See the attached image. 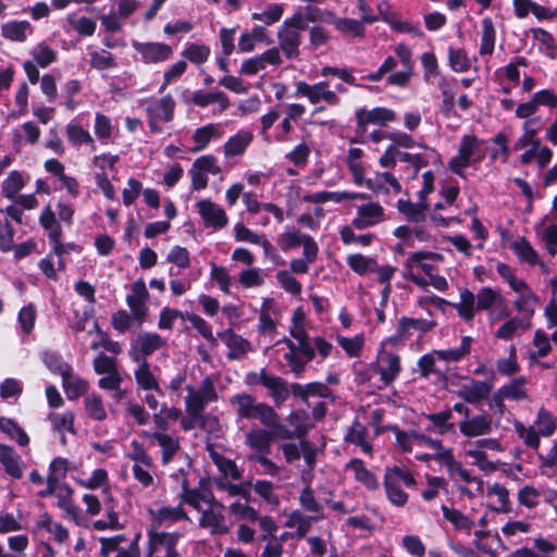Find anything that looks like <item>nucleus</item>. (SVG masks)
<instances>
[{
  "label": "nucleus",
  "mask_w": 557,
  "mask_h": 557,
  "mask_svg": "<svg viewBox=\"0 0 557 557\" xmlns=\"http://www.w3.org/2000/svg\"><path fill=\"white\" fill-rule=\"evenodd\" d=\"M178 497L182 503L189 505L200 513L199 525L211 534H225L228 528L225 522L224 505L211 492L190 488L184 481V493Z\"/></svg>",
  "instance_id": "nucleus-1"
},
{
  "label": "nucleus",
  "mask_w": 557,
  "mask_h": 557,
  "mask_svg": "<svg viewBox=\"0 0 557 557\" xmlns=\"http://www.w3.org/2000/svg\"><path fill=\"white\" fill-rule=\"evenodd\" d=\"M403 370L400 356L387 350L382 343L375 360L360 373L361 381L375 391H382L393 384Z\"/></svg>",
  "instance_id": "nucleus-2"
},
{
  "label": "nucleus",
  "mask_w": 557,
  "mask_h": 557,
  "mask_svg": "<svg viewBox=\"0 0 557 557\" xmlns=\"http://www.w3.org/2000/svg\"><path fill=\"white\" fill-rule=\"evenodd\" d=\"M453 306L461 319L470 322L474 319L475 310L486 311L493 307H504L505 298L491 287H482L476 295L466 288L460 292V301Z\"/></svg>",
  "instance_id": "nucleus-3"
},
{
  "label": "nucleus",
  "mask_w": 557,
  "mask_h": 557,
  "mask_svg": "<svg viewBox=\"0 0 557 557\" xmlns=\"http://www.w3.org/2000/svg\"><path fill=\"white\" fill-rule=\"evenodd\" d=\"M230 404L235 410L237 420H259L267 428H275L278 424V416L268 404L257 401L247 393H237L230 398Z\"/></svg>",
  "instance_id": "nucleus-4"
},
{
  "label": "nucleus",
  "mask_w": 557,
  "mask_h": 557,
  "mask_svg": "<svg viewBox=\"0 0 557 557\" xmlns=\"http://www.w3.org/2000/svg\"><path fill=\"white\" fill-rule=\"evenodd\" d=\"M485 156L483 140L473 134H466L459 140L457 153L448 160L447 169L466 180V169L482 162Z\"/></svg>",
  "instance_id": "nucleus-5"
},
{
  "label": "nucleus",
  "mask_w": 557,
  "mask_h": 557,
  "mask_svg": "<svg viewBox=\"0 0 557 557\" xmlns=\"http://www.w3.org/2000/svg\"><path fill=\"white\" fill-rule=\"evenodd\" d=\"M401 485L414 488L418 482L412 471L405 467L393 466L385 469L383 486L388 502L395 507H405L409 495Z\"/></svg>",
  "instance_id": "nucleus-6"
},
{
  "label": "nucleus",
  "mask_w": 557,
  "mask_h": 557,
  "mask_svg": "<svg viewBox=\"0 0 557 557\" xmlns=\"http://www.w3.org/2000/svg\"><path fill=\"white\" fill-rule=\"evenodd\" d=\"M281 345L285 347L282 349L277 348V351H282L284 366H286L296 377H300L306 371L307 364L315 357L312 344H296L289 338H283L276 343L277 347Z\"/></svg>",
  "instance_id": "nucleus-7"
},
{
  "label": "nucleus",
  "mask_w": 557,
  "mask_h": 557,
  "mask_svg": "<svg viewBox=\"0 0 557 557\" xmlns=\"http://www.w3.org/2000/svg\"><path fill=\"white\" fill-rule=\"evenodd\" d=\"M147 539L146 557H182L177 548L182 533L149 528Z\"/></svg>",
  "instance_id": "nucleus-8"
},
{
  "label": "nucleus",
  "mask_w": 557,
  "mask_h": 557,
  "mask_svg": "<svg viewBox=\"0 0 557 557\" xmlns=\"http://www.w3.org/2000/svg\"><path fill=\"white\" fill-rule=\"evenodd\" d=\"M145 103V112L149 129L152 134H160L163 126L174 117L175 100L171 95L162 98H149L141 100Z\"/></svg>",
  "instance_id": "nucleus-9"
},
{
  "label": "nucleus",
  "mask_w": 557,
  "mask_h": 557,
  "mask_svg": "<svg viewBox=\"0 0 557 557\" xmlns=\"http://www.w3.org/2000/svg\"><path fill=\"white\" fill-rule=\"evenodd\" d=\"M306 29L305 18L296 13L281 25L277 32L280 48L287 59H296L299 55L301 32Z\"/></svg>",
  "instance_id": "nucleus-10"
},
{
  "label": "nucleus",
  "mask_w": 557,
  "mask_h": 557,
  "mask_svg": "<svg viewBox=\"0 0 557 557\" xmlns=\"http://www.w3.org/2000/svg\"><path fill=\"white\" fill-rule=\"evenodd\" d=\"M186 391L185 410H193L200 414H205L206 407L219 398L214 381L210 376H206L198 387L189 385Z\"/></svg>",
  "instance_id": "nucleus-11"
},
{
  "label": "nucleus",
  "mask_w": 557,
  "mask_h": 557,
  "mask_svg": "<svg viewBox=\"0 0 557 557\" xmlns=\"http://www.w3.org/2000/svg\"><path fill=\"white\" fill-rule=\"evenodd\" d=\"M295 87V95L307 98L311 104L323 102L325 106L336 107L341 102L336 91L330 88V84L326 81H321L315 84H308L300 81L296 83Z\"/></svg>",
  "instance_id": "nucleus-12"
},
{
  "label": "nucleus",
  "mask_w": 557,
  "mask_h": 557,
  "mask_svg": "<svg viewBox=\"0 0 557 557\" xmlns=\"http://www.w3.org/2000/svg\"><path fill=\"white\" fill-rule=\"evenodd\" d=\"M356 128L355 133H364V127L375 125L384 127L388 123L395 122L397 113L385 107H375L373 109L359 108L355 112Z\"/></svg>",
  "instance_id": "nucleus-13"
},
{
  "label": "nucleus",
  "mask_w": 557,
  "mask_h": 557,
  "mask_svg": "<svg viewBox=\"0 0 557 557\" xmlns=\"http://www.w3.org/2000/svg\"><path fill=\"white\" fill-rule=\"evenodd\" d=\"M436 326L434 320L422 318L401 317L396 324V334L391 337V341L401 342L409 339L413 333L420 336L431 332Z\"/></svg>",
  "instance_id": "nucleus-14"
},
{
  "label": "nucleus",
  "mask_w": 557,
  "mask_h": 557,
  "mask_svg": "<svg viewBox=\"0 0 557 557\" xmlns=\"http://www.w3.org/2000/svg\"><path fill=\"white\" fill-rule=\"evenodd\" d=\"M149 293L144 280L138 278L131 285V290L126 295V304L132 312V315L141 324L148 313V301Z\"/></svg>",
  "instance_id": "nucleus-15"
},
{
  "label": "nucleus",
  "mask_w": 557,
  "mask_h": 557,
  "mask_svg": "<svg viewBox=\"0 0 557 557\" xmlns=\"http://www.w3.org/2000/svg\"><path fill=\"white\" fill-rule=\"evenodd\" d=\"M495 426L497 424L493 422L492 416L486 412L470 414L458 423L460 434L468 438L486 436L492 433Z\"/></svg>",
  "instance_id": "nucleus-16"
},
{
  "label": "nucleus",
  "mask_w": 557,
  "mask_h": 557,
  "mask_svg": "<svg viewBox=\"0 0 557 557\" xmlns=\"http://www.w3.org/2000/svg\"><path fill=\"white\" fill-rule=\"evenodd\" d=\"M132 47L139 54L145 64L165 62L173 55L171 46L164 42H140L132 40Z\"/></svg>",
  "instance_id": "nucleus-17"
},
{
  "label": "nucleus",
  "mask_w": 557,
  "mask_h": 557,
  "mask_svg": "<svg viewBox=\"0 0 557 557\" xmlns=\"http://www.w3.org/2000/svg\"><path fill=\"white\" fill-rule=\"evenodd\" d=\"M165 341L157 333H141L132 343L128 351L133 361L147 360V357L164 346Z\"/></svg>",
  "instance_id": "nucleus-18"
},
{
  "label": "nucleus",
  "mask_w": 557,
  "mask_h": 557,
  "mask_svg": "<svg viewBox=\"0 0 557 557\" xmlns=\"http://www.w3.org/2000/svg\"><path fill=\"white\" fill-rule=\"evenodd\" d=\"M386 220L384 208L374 201H368L357 208L356 216L351 221V226L357 230L373 227Z\"/></svg>",
  "instance_id": "nucleus-19"
},
{
  "label": "nucleus",
  "mask_w": 557,
  "mask_h": 557,
  "mask_svg": "<svg viewBox=\"0 0 557 557\" xmlns=\"http://www.w3.org/2000/svg\"><path fill=\"white\" fill-rule=\"evenodd\" d=\"M196 209L206 227L221 230L228 223L225 210L211 199H200L196 203Z\"/></svg>",
  "instance_id": "nucleus-20"
},
{
  "label": "nucleus",
  "mask_w": 557,
  "mask_h": 557,
  "mask_svg": "<svg viewBox=\"0 0 557 557\" xmlns=\"http://www.w3.org/2000/svg\"><path fill=\"white\" fill-rule=\"evenodd\" d=\"M149 516L151 518L150 528L159 530L162 527H171L180 521H189V517L182 504L177 506H163L158 509H150Z\"/></svg>",
  "instance_id": "nucleus-21"
},
{
  "label": "nucleus",
  "mask_w": 557,
  "mask_h": 557,
  "mask_svg": "<svg viewBox=\"0 0 557 557\" xmlns=\"http://www.w3.org/2000/svg\"><path fill=\"white\" fill-rule=\"evenodd\" d=\"M283 60L277 47L271 48L263 53L245 60L240 65V73L245 75H255L265 70L268 65L277 66Z\"/></svg>",
  "instance_id": "nucleus-22"
},
{
  "label": "nucleus",
  "mask_w": 557,
  "mask_h": 557,
  "mask_svg": "<svg viewBox=\"0 0 557 557\" xmlns=\"http://www.w3.org/2000/svg\"><path fill=\"white\" fill-rule=\"evenodd\" d=\"M144 436L152 443H157L161 448V462L168 465L181 448L180 437L165 432L144 431Z\"/></svg>",
  "instance_id": "nucleus-23"
},
{
  "label": "nucleus",
  "mask_w": 557,
  "mask_h": 557,
  "mask_svg": "<svg viewBox=\"0 0 557 557\" xmlns=\"http://www.w3.org/2000/svg\"><path fill=\"white\" fill-rule=\"evenodd\" d=\"M223 134V127L220 123H208L196 128L191 136L194 146L190 151L199 152L207 149L212 140H219Z\"/></svg>",
  "instance_id": "nucleus-24"
},
{
  "label": "nucleus",
  "mask_w": 557,
  "mask_h": 557,
  "mask_svg": "<svg viewBox=\"0 0 557 557\" xmlns=\"http://www.w3.org/2000/svg\"><path fill=\"white\" fill-rule=\"evenodd\" d=\"M65 136L69 144L75 149L82 147H86L90 151H96L97 149L96 140L89 131L74 121L65 125Z\"/></svg>",
  "instance_id": "nucleus-25"
},
{
  "label": "nucleus",
  "mask_w": 557,
  "mask_h": 557,
  "mask_svg": "<svg viewBox=\"0 0 557 557\" xmlns=\"http://www.w3.org/2000/svg\"><path fill=\"white\" fill-rule=\"evenodd\" d=\"M1 36L12 42H25L34 33L33 25L26 21L11 20L0 27Z\"/></svg>",
  "instance_id": "nucleus-26"
},
{
  "label": "nucleus",
  "mask_w": 557,
  "mask_h": 557,
  "mask_svg": "<svg viewBox=\"0 0 557 557\" xmlns=\"http://www.w3.org/2000/svg\"><path fill=\"white\" fill-rule=\"evenodd\" d=\"M218 336L228 348L227 358L230 360L240 359L251 349L250 342L232 330L223 331Z\"/></svg>",
  "instance_id": "nucleus-27"
},
{
  "label": "nucleus",
  "mask_w": 557,
  "mask_h": 557,
  "mask_svg": "<svg viewBox=\"0 0 557 557\" xmlns=\"http://www.w3.org/2000/svg\"><path fill=\"white\" fill-rule=\"evenodd\" d=\"M364 186L375 194H388L391 190L398 194L401 185L389 172H376L373 177L367 178Z\"/></svg>",
  "instance_id": "nucleus-28"
},
{
  "label": "nucleus",
  "mask_w": 557,
  "mask_h": 557,
  "mask_svg": "<svg viewBox=\"0 0 557 557\" xmlns=\"http://www.w3.org/2000/svg\"><path fill=\"white\" fill-rule=\"evenodd\" d=\"M253 135L248 129H239L231 136L223 146V153L226 159L243 156L248 146L252 143Z\"/></svg>",
  "instance_id": "nucleus-29"
},
{
  "label": "nucleus",
  "mask_w": 557,
  "mask_h": 557,
  "mask_svg": "<svg viewBox=\"0 0 557 557\" xmlns=\"http://www.w3.org/2000/svg\"><path fill=\"white\" fill-rule=\"evenodd\" d=\"M57 497V505L64 511V517L73 521L76 525L85 527L87 523V517L83 510L73 503L71 498V490L65 488L64 491H60Z\"/></svg>",
  "instance_id": "nucleus-30"
},
{
  "label": "nucleus",
  "mask_w": 557,
  "mask_h": 557,
  "mask_svg": "<svg viewBox=\"0 0 557 557\" xmlns=\"http://www.w3.org/2000/svg\"><path fill=\"white\" fill-rule=\"evenodd\" d=\"M261 385L270 391L275 403H283L289 396L287 382L281 376L269 373L265 369L261 370Z\"/></svg>",
  "instance_id": "nucleus-31"
},
{
  "label": "nucleus",
  "mask_w": 557,
  "mask_h": 557,
  "mask_svg": "<svg viewBox=\"0 0 557 557\" xmlns=\"http://www.w3.org/2000/svg\"><path fill=\"white\" fill-rule=\"evenodd\" d=\"M397 209L409 222L421 223L425 221L429 203L424 198H419L417 202L398 199Z\"/></svg>",
  "instance_id": "nucleus-32"
},
{
  "label": "nucleus",
  "mask_w": 557,
  "mask_h": 557,
  "mask_svg": "<svg viewBox=\"0 0 557 557\" xmlns=\"http://www.w3.org/2000/svg\"><path fill=\"white\" fill-rule=\"evenodd\" d=\"M272 433L259 426L251 428L245 435V444L257 454H269L271 450Z\"/></svg>",
  "instance_id": "nucleus-33"
},
{
  "label": "nucleus",
  "mask_w": 557,
  "mask_h": 557,
  "mask_svg": "<svg viewBox=\"0 0 557 557\" xmlns=\"http://www.w3.org/2000/svg\"><path fill=\"white\" fill-rule=\"evenodd\" d=\"M354 474V479L370 491L379 488L380 483L376 475L370 471L361 459L354 458L345 466Z\"/></svg>",
  "instance_id": "nucleus-34"
},
{
  "label": "nucleus",
  "mask_w": 557,
  "mask_h": 557,
  "mask_svg": "<svg viewBox=\"0 0 557 557\" xmlns=\"http://www.w3.org/2000/svg\"><path fill=\"white\" fill-rule=\"evenodd\" d=\"M0 463L4 472L13 479L23 476V462L11 446L0 444Z\"/></svg>",
  "instance_id": "nucleus-35"
},
{
  "label": "nucleus",
  "mask_w": 557,
  "mask_h": 557,
  "mask_svg": "<svg viewBox=\"0 0 557 557\" xmlns=\"http://www.w3.org/2000/svg\"><path fill=\"white\" fill-rule=\"evenodd\" d=\"M298 502L301 509L309 512L313 518L320 521L325 518L323 504L317 498L311 486H306L301 490Z\"/></svg>",
  "instance_id": "nucleus-36"
},
{
  "label": "nucleus",
  "mask_w": 557,
  "mask_h": 557,
  "mask_svg": "<svg viewBox=\"0 0 557 557\" xmlns=\"http://www.w3.org/2000/svg\"><path fill=\"white\" fill-rule=\"evenodd\" d=\"M318 521L311 515H306L302 510L295 509L287 515L285 525L296 530V535L302 539L310 531L312 523Z\"/></svg>",
  "instance_id": "nucleus-37"
},
{
  "label": "nucleus",
  "mask_w": 557,
  "mask_h": 557,
  "mask_svg": "<svg viewBox=\"0 0 557 557\" xmlns=\"http://www.w3.org/2000/svg\"><path fill=\"white\" fill-rule=\"evenodd\" d=\"M191 101L195 106L200 108H206L211 103H218L221 112L230 107L228 97L221 90H196L193 94Z\"/></svg>",
  "instance_id": "nucleus-38"
},
{
  "label": "nucleus",
  "mask_w": 557,
  "mask_h": 557,
  "mask_svg": "<svg viewBox=\"0 0 557 557\" xmlns=\"http://www.w3.org/2000/svg\"><path fill=\"white\" fill-rule=\"evenodd\" d=\"M480 35L479 54L481 57H491L494 52L496 42V29L491 17L482 18Z\"/></svg>",
  "instance_id": "nucleus-39"
},
{
  "label": "nucleus",
  "mask_w": 557,
  "mask_h": 557,
  "mask_svg": "<svg viewBox=\"0 0 557 557\" xmlns=\"http://www.w3.org/2000/svg\"><path fill=\"white\" fill-rule=\"evenodd\" d=\"M186 416L181 417V428L184 431H190L195 429L196 426H200L201 429L206 431H211L213 426L219 425V421L216 418L206 414L197 413L193 410H185Z\"/></svg>",
  "instance_id": "nucleus-40"
},
{
  "label": "nucleus",
  "mask_w": 557,
  "mask_h": 557,
  "mask_svg": "<svg viewBox=\"0 0 557 557\" xmlns=\"http://www.w3.org/2000/svg\"><path fill=\"white\" fill-rule=\"evenodd\" d=\"M116 132L117 127L108 115L101 112L95 113L94 134L101 144H110Z\"/></svg>",
  "instance_id": "nucleus-41"
},
{
  "label": "nucleus",
  "mask_w": 557,
  "mask_h": 557,
  "mask_svg": "<svg viewBox=\"0 0 557 557\" xmlns=\"http://www.w3.org/2000/svg\"><path fill=\"white\" fill-rule=\"evenodd\" d=\"M61 377L62 386L69 399H76L84 395L88 389V382L75 374L72 368Z\"/></svg>",
  "instance_id": "nucleus-42"
},
{
  "label": "nucleus",
  "mask_w": 557,
  "mask_h": 557,
  "mask_svg": "<svg viewBox=\"0 0 557 557\" xmlns=\"http://www.w3.org/2000/svg\"><path fill=\"white\" fill-rule=\"evenodd\" d=\"M234 238L238 243H249L252 245L261 246L264 252H268L272 245L262 234H258L243 223L238 222L234 225Z\"/></svg>",
  "instance_id": "nucleus-43"
},
{
  "label": "nucleus",
  "mask_w": 557,
  "mask_h": 557,
  "mask_svg": "<svg viewBox=\"0 0 557 557\" xmlns=\"http://www.w3.org/2000/svg\"><path fill=\"white\" fill-rule=\"evenodd\" d=\"M472 338L470 336H463L461 343L456 348L449 349H434V354H437L440 360L445 362H459L471 351Z\"/></svg>",
  "instance_id": "nucleus-44"
},
{
  "label": "nucleus",
  "mask_w": 557,
  "mask_h": 557,
  "mask_svg": "<svg viewBox=\"0 0 557 557\" xmlns=\"http://www.w3.org/2000/svg\"><path fill=\"white\" fill-rule=\"evenodd\" d=\"M490 394L488 385L483 381H471L459 391V396L469 404H476Z\"/></svg>",
  "instance_id": "nucleus-45"
},
{
  "label": "nucleus",
  "mask_w": 557,
  "mask_h": 557,
  "mask_svg": "<svg viewBox=\"0 0 557 557\" xmlns=\"http://www.w3.org/2000/svg\"><path fill=\"white\" fill-rule=\"evenodd\" d=\"M137 363L139 366L134 372L137 385L145 391H156L162 395L158 381L149 369L148 361L143 360Z\"/></svg>",
  "instance_id": "nucleus-46"
},
{
  "label": "nucleus",
  "mask_w": 557,
  "mask_h": 557,
  "mask_svg": "<svg viewBox=\"0 0 557 557\" xmlns=\"http://www.w3.org/2000/svg\"><path fill=\"white\" fill-rule=\"evenodd\" d=\"M527 383L528 379L520 376L504 384L498 392L500 393V396L506 397L507 400H524L528 398V391L525 388Z\"/></svg>",
  "instance_id": "nucleus-47"
},
{
  "label": "nucleus",
  "mask_w": 557,
  "mask_h": 557,
  "mask_svg": "<svg viewBox=\"0 0 557 557\" xmlns=\"http://www.w3.org/2000/svg\"><path fill=\"white\" fill-rule=\"evenodd\" d=\"M486 496L495 499L492 509L497 512H507L510 509L509 492L508 490L499 484L493 483L487 486Z\"/></svg>",
  "instance_id": "nucleus-48"
},
{
  "label": "nucleus",
  "mask_w": 557,
  "mask_h": 557,
  "mask_svg": "<svg viewBox=\"0 0 557 557\" xmlns=\"http://www.w3.org/2000/svg\"><path fill=\"white\" fill-rule=\"evenodd\" d=\"M345 441L359 446L361 450L371 456L373 453V446L368 441V430L360 423H355L345 435Z\"/></svg>",
  "instance_id": "nucleus-49"
},
{
  "label": "nucleus",
  "mask_w": 557,
  "mask_h": 557,
  "mask_svg": "<svg viewBox=\"0 0 557 557\" xmlns=\"http://www.w3.org/2000/svg\"><path fill=\"white\" fill-rule=\"evenodd\" d=\"M275 313L274 304L270 299H265L262 302L260 313H259V323L258 330L262 334H274L276 330V321L273 318Z\"/></svg>",
  "instance_id": "nucleus-50"
},
{
  "label": "nucleus",
  "mask_w": 557,
  "mask_h": 557,
  "mask_svg": "<svg viewBox=\"0 0 557 557\" xmlns=\"http://www.w3.org/2000/svg\"><path fill=\"white\" fill-rule=\"evenodd\" d=\"M292 391L295 396L307 400L309 396L327 398L331 395L330 388L321 382H311L306 385L293 384Z\"/></svg>",
  "instance_id": "nucleus-51"
},
{
  "label": "nucleus",
  "mask_w": 557,
  "mask_h": 557,
  "mask_svg": "<svg viewBox=\"0 0 557 557\" xmlns=\"http://www.w3.org/2000/svg\"><path fill=\"white\" fill-rule=\"evenodd\" d=\"M39 224L46 231L49 240L62 237V227L55 218V213L50 206L42 209L39 216Z\"/></svg>",
  "instance_id": "nucleus-52"
},
{
  "label": "nucleus",
  "mask_w": 557,
  "mask_h": 557,
  "mask_svg": "<svg viewBox=\"0 0 557 557\" xmlns=\"http://www.w3.org/2000/svg\"><path fill=\"white\" fill-rule=\"evenodd\" d=\"M451 416V410H443L436 413L426 414L425 418L432 423V426H428L426 430L441 435L454 431L455 425L449 422Z\"/></svg>",
  "instance_id": "nucleus-53"
},
{
  "label": "nucleus",
  "mask_w": 557,
  "mask_h": 557,
  "mask_svg": "<svg viewBox=\"0 0 557 557\" xmlns=\"http://www.w3.org/2000/svg\"><path fill=\"white\" fill-rule=\"evenodd\" d=\"M0 431L7 434L12 441H15L22 447L27 446L29 443L28 435L13 419L1 417Z\"/></svg>",
  "instance_id": "nucleus-54"
},
{
  "label": "nucleus",
  "mask_w": 557,
  "mask_h": 557,
  "mask_svg": "<svg viewBox=\"0 0 557 557\" xmlns=\"http://www.w3.org/2000/svg\"><path fill=\"white\" fill-rule=\"evenodd\" d=\"M33 62L45 69L57 61V51L47 42L40 41L30 50Z\"/></svg>",
  "instance_id": "nucleus-55"
},
{
  "label": "nucleus",
  "mask_w": 557,
  "mask_h": 557,
  "mask_svg": "<svg viewBox=\"0 0 557 557\" xmlns=\"http://www.w3.org/2000/svg\"><path fill=\"white\" fill-rule=\"evenodd\" d=\"M511 249L522 263H528L529 265H535L540 263V258L537 252L533 249L531 244L524 238L521 237L518 240L511 244Z\"/></svg>",
  "instance_id": "nucleus-56"
},
{
  "label": "nucleus",
  "mask_w": 557,
  "mask_h": 557,
  "mask_svg": "<svg viewBox=\"0 0 557 557\" xmlns=\"http://www.w3.org/2000/svg\"><path fill=\"white\" fill-rule=\"evenodd\" d=\"M40 134L39 126L33 121H27L14 131V140L17 144L35 145L38 143Z\"/></svg>",
  "instance_id": "nucleus-57"
},
{
  "label": "nucleus",
  "mask_w": 557,
  "mask_h": 557,
  "mask_svg": "<svg viewBox=\"0 0 557 557\" xmlns=\"http://www.w3.org/2000/svg\"><path fill=\"white\" fill-rule=\"evenodd\" d=\"M36 317L37 312L34 305L29 304L22 307L17 313L18 334L23 337L28 336L35 327Z\"/></svg>",
  "instance_id": "nucleus-58"
},
{
  "label": "nucleus",
  "mask_w": 557,
  "mask_h": 557,
  "mask_svg": "<svg viewBox=\"0 0 557 557\" xmlns=\"http://www.w3.org/2000/svg\"><path fill=\"white\" fill-rule=\"evenodd\" d=\"M537 304L539 297L532 289H529L523 294H519L513 305L516 310L522 314V318L529 320L534 314Z\"/></svg>",
  "instance_id": "nucleus-59"
},
{
  "label": "nucleus",
  "mask_w": 557,
  "mask_h": 557,
  "mask_svg": "<svg viewBox=\"0 0 557 557\" xmlns=\"http://www.w3.org/2000/svg\"><path fill=\"white\" fill-rule=\"evenodd\" d=\"M308 234L301 233L294 226H285L284 231L277 238V244L283 251L290 250L300 246Z\"/></svg>",
  "instance_id": "nucleus-60"
},
{
  "label": "nucleus",
  "mask_w": 557,
  "mask_h": 557,
  "mask_svg": "<svg viewBox=\"0 0 557 557\" xmlns=\"http://www.w3.org/2000/svg\"><path fill=\"white\" fill-rule=\"evenodd\" d=\"M533 38L539 44V50L544 55L555 59L557 55V45L553 35L543 29L536 28L533 30Z\"/></svg>",
  "instance_id": "nucleus-61"
},
{
  "label": "nucleus",
  "mask_w": 557,
  "mask_h": 557,
  "mask_svg": "<svg viewBox=\"0 0 557 557\" xmlns=\"http://www.w3.org/2000/svg\"><path fill=\"white\" fill-rule=\"evenodd\" d=\"M84 407L90 419L96 421H103L107 419L106 406L100 395H87L84 398Z\"/></svg>",
  "instance_id": "nucleus-62"
},
{
  "label": "nucleus",
  "mask_w": 557,
  "mask_h": 557,
  "mask_svg": "<svg viewBox=\"0 0 557 557\" xmlns=\"http://www.w3.org/2000/svg\"><path fill=\"white\" fill-rule=\"evenodd\" d=\"M66 23L72 27L73 30L82 36L94 35L97 27L95 20L87 16H81L76 13L67 14Z\"/></svg>",
  "instance_id": "nucleus-63"
},
{
  "label": "nucleus",
  "mask_w": 557,
  "mask_h": 557,
  "mask_svg": "<svg viewBox=\"0 0 557 557\" xmlns=\"http://www.w3.org/2000/svg\"><path fill=\"white\" fill-rule=\"evenodd\" d=\"M534 428L540 435L548 437L556 431V419L544 407L540 408L533 422Z\"/></svg>",
  "instance_id": "nucleus-64"
}]
</instances>
